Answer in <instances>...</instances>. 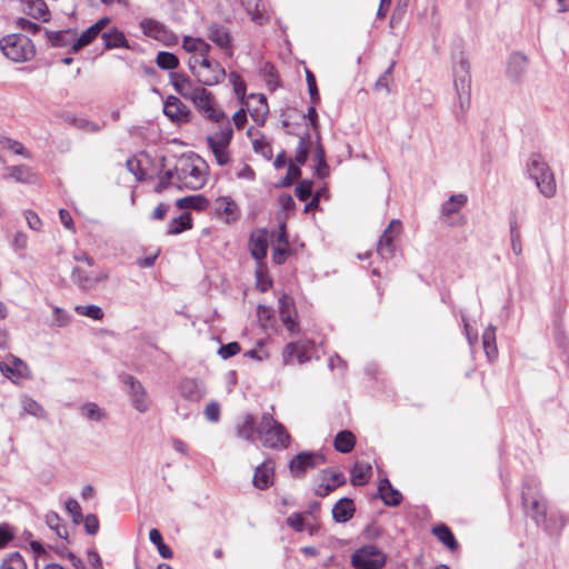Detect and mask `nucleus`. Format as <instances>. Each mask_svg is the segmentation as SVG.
<instances>
[{"label": "nucleus", "instance_id": "nucleus-1", "mask_svg": "<svg viewBox=\"0 0 569 569\" xmlns=\"http://www.w3.org/2000/svg\"><path fill=\"white\" fill-rule=\"evenodd\" d=\"M208 167L202 158L196 154L181 156L178 158L174 169L168 170L154 187L156 192H161L169 183V180L176 177L180 187L190 190L201 189L208 177Z\"/></svg>", "mask_w": 569, "mask_h": 569}, {"label": "nucleus", "instance_id": "nucleus-2", "mask_svg": "<svg viewBox=\"0 0 569 569\" xmlns=\"http://www.w3.org/2000/svg\"><path fill=\"white\" fill-rule=\"evenodd\" d=\"M257 432L261 438L262 445L271 449L286 448L290 440L286 428L268 412L262 415Z\"/></svg>", "mask_w": 569, "mask_h": 569}, {"label": "nucleus", "instance_id": "nucleus-3", "mask_svg": "<svg viewBox=\"0 0 569 569\" xmlns=\"http://www.w3.org/2000/svg\"><path fill=\"white\" fill-rule=\"evenodd\" d=\"M0 49L8 59L14 62L29 61L36 54L32 41L27 36L20 33L3 37L0 40Z\"/></svg>", "mask_w": 569, "mask_h": 569}, {"label": "nucleus", "instance_id": "nucleus-4", "mask_svg": "<svg viewBox=\"0 0 569 569\" xmlns=\"http://www.w3.org/2000/svg\"><path fill=\"white\" fill-rule=\"evenodd\" d=\"M469 69V63L465 59H460L453 64V86L461 112H466L470 107L471 77Z\"/></svg>", "mask_w": 569, "mask_h": 569}, {"label": "nucleus", "instance_id": "nucleus-5", "mask_svg": "<svg viewBox=\"0 0 569 569\" xmlns=\"http://www.w3.org/2000/svg\"><path fill=\"white\" fill-rule=\"evenodd\" d=\"M386 561V553L373 545L363 546L351 556V565L356 569H381Z\"/></svg>", "mask_w": 569, "mask_h": 569}, {"label": "nucleus", "instance_id": "nucleus-6", "mask_svg": "<svg viewBox=\"0 0 569 569\" xmlns=\"http://www.w3.org/2000/svg\"><path fill=\"white\" fill-rule=\"evenodd\" d=\"M326 463V457L318 451H301L289 462L290 473L296 478H302L308 470H312Z\"/></svg>", "mask_w": 569, "mask_h": 569}, {"label": "nucleus", "instance_id": "nucleus-7", "mask_svg": "<svg viewBox=\"0 0 569 569\" xmlns=\"http://www.w3.org/2000/svg\"><path fill=\"white\" fill-rule=\"evenodd\" d=\"M109 278L108 270H86L81 267H74L71 272V280L79 289L83 291H91L98 288L99 284L104 283Z\"/></svg>", "mask_w": 569, "mask_h": 569}, {"label": "nucleus", "instance_id": "nucleus-8", "mask_svg": "<svg viewBox=\"0 0 569 569\" xmlns=\"http://www.w3.org/2000/svg\"><path fill=\"white\" fill-rule=\"evenodd\" d=\"M191 102L208 120L221 122L226 119L224 112L217 108L214 96L206 88L198 91Z\"/></svg>", "mask_w": 569, "mask_h": 569}, {"label": "nucleus", "instance_id": "nucleus-9", "mask_svg": "<svg viewBox=\"0 0 569 569\" xmlns=\"http://www.w3.org/2000/svg\"><path fill=\"white\" fill-rule=\"evenodd\" d=\"M402 230V223L398 219H393L388 228L383 231L381 234L378 246H377V252L378 254L385 259L389 260L395 257L396 253V240L400 236Z\"/></svg>", "mask_w": 569, "mask_h": 569}, {"label": "nucleus", "instance_id": "nucleus-10", "mask_svg": "<svg viewBox=\"0 0 569 569\" xmlns=\"http://www.w3.org/2000/svg\"><path fill=\"white\" fill-rule=\"evenodd\" d=\"M201 63L202 66L196 72L194 77L202 86H214L223 81L226 70L219 62L203 58L201 59Z\"/></svg>", "mask_w": 569, "mask_h": 569}, {"label": "nucleus", "instance_id": "nucleus-11", "mask_svg": "<svg viewBox=\"0 0 569 569\" xmlns=\"http://www.w3.org/2000/svg\"><path fill=\"white\" fill-rule=\"evenodd\" d=\"M315 351V343L311 341H297L288 343L282 352L283 363H292L293 358L299 365H303L311 360Z\"/></svg>", "mask_w": 569, "mask_h": 569}, {"label": "nucleus", "instance_id": "nucleus-12", "mask_svg": "<svg viewBox=\"0 0 569 569\" xmlns=\"http://www.w3.org/2000/svg\"><path fill=\"white\" fill-rule=\"evenodd\" d=\"M345 482L343 473L332 469L322 470L317 478L315 493L319 497H326Z\"/></svg>", "mask_w": 569, "mask_h": 569}, {"label": "nucleus", "instance_id": "nucleus-13", "mask_svg": "<svg viewBox=\"0 0 569 569\" xmlns=\"http://www.w3.org/2000/svg\"><path fill=\"white\" fill-rule=\"evenodd\" d=\"M179 395L187 401L198 403L207 395L206 383L196 378H183L178 385Z\"/></svg>", "mask_w": 569, "mask_h": 569}, {"label": "nucleus", "instance_id": "nucleus-14", "mask_svg": "<svg viewBox=\"0 0 569 569\" xmlns=\"http://www.w3.org/2000/svg\"><path fill=\"white\" fill-rule=\"evenodd\" d=\"M0 371L14 383H18L19 379H28L31 377L28 365L12 355L8 357L7 362H0Z\"/></svg>", "mask_w": 569, "mask_h": 569}, {"label": "nucleus", "instance_id": "nucleus-15", "mask_svg": "<svg viewBox=\"0 0 569 569\" xmlns=\"http://www.w3.org/2000/svg\"><path fill=\"white\" fill-rule=\"evenodd\" d=\"M144 36L153 38L167 47L178 43V37L166 26L154 20H144Z\"/></svg>", "mask_w": 569, "mask_h": 569}, {"label": "nucleus", "instance_id": "nucleus-16", "mask_svg": "<svg viewBox=\"0 0 569 569\" xmlns=\"http://www.w3.org/2000/svg\"><path fill=\"white\" fill-rule=\"evenodd\" d=\"M164 114L173 122L187 123L190 121V109L177 97L170 96L163 106Z\"/></svg>", "mask_w": 569, "mask_h": 569}, {"label": "nucleus", "instance_id": "nucleus-17", "mask_svg": "<svg viewBox=\"0 0 569 569\" xmlns=\"http://www.w3.org/2000/svg\"><path fill=\"white\" fill-rule=\"evenodd\" d=\"M171 83L174 90L187 100H192L193 97L201 91L203 87L197 86L190 77L184 73L173 72L170 76Z\"/></svg>", "mask_w": 569, "mask_h": 569}, {"label": "nucleus", "instance_id": "nucleus-18", "mask_svg": "<svg viewBox=\"0 0 569 569\" xmlns=\"http://www.w3.org/2000/svg\"><path fill=\"white\" fill-rule=\"evenodd\" d=\"M279 315L281 321L289 331L295 332L298 330V325L296 322L297 312L291 297L282 295L279 298Z\"/></svg>", "mask_w": 569, "mask_h": 569}, {"label": "nucleus", "instance_id": "nucleus-19", "mask_svg": "<svg viewBox=\"0 0 569 569\" xmlns=\"http://www.w3.org/2000/svg\"><path fill=\"white\" fill-rule=\"evenodd\" d=\"M208 38L228 54H232L231 34L227 27L220 23H212L208 29Z\"/></svg>", "mask_w": 569, "mask_h": 569}, {"label": "nucleus", "instance_id": "nucleus-20", "mask_svg": "<svg viewBox=\"0 0 569 569\" xmlns=\"http://www.w3.org/2000/svg\"><path fill=\"white\" fill-rule=\"evenodd\" d=\"M249 250L251 256L257 260L261 261L267 256L268 250V234L264 230H258L251 233L249 239Z\"/></svg>", "mask_w": 569, "mask_h": 569}, {"label": "nucleus", "instance_id": "nucleus-21", "mask_svg": "<svg viewBox=\"0 0 569 569\" xmlns=\"http://www.w3.org/2000/svg\"><path fill=\"white\" fill-rule=\"evenodd\" d=\"M214 209L220 217H224L227 222L236 221L239 218V207L230 197L217 198Z\"/></svg>", "mask_w": 569, "mask_h": 569}, {"label": "nucleus", "instance_id": "nucleus-22", "mask_svg": "<svg viewBox=\"0 0 569 569\" xmlns=\"http://www.w3.org/2000/svg\"><path fill=\"white\" fill-rule=\"evenodd\" d=\"M220 123V129L213 134L208 136L206 141L208 146L228 148L232 139L233 130L227 118Z\"/></svg>", "mask_w": 569, "mask_h": 569}, {"label": "nucleus", "instance_id": "nucleus-23", "mask_svg": "<svg viewBox=\"0 0 569 569\" xmlns=\"http://www.w3.org/2000/svg\"><path fill=\"white\" fill-rule=\"evenodd\" d=\"M23 12L36 20L48 22L50 20V11L43 0H24Z\"/></svg>", "mask_w": 569, "mask_h": 569}, {"label": "nucleus", "instance_id": "nucleus-24", "mask_svg": "<svg viewBox=\"0 0 569 569\" xmlns=\"http://www.w3.org/2000/svg\"><path fill=\"white\" fill-rule=\"evenodd\" d=\"M356 512L355 503L349 498H341L332 508V518L336 522H347Z\"/></svg>", "mask_w": 569, "mask_h": 569}, {"label": "nucleus", "instance_id": "nucleus-25", "mask_svg": "<svg viewBox=\"0 0 569 569\" xmlns=\"http://www.w3.org/2000/svg\"><path fill=\"white\" fill-rule=\"evenodd\" d=\"M273 479V465L270 461L263 462L256 468L253 475V486L260 490L267 489Z\"/></svg>", "mask_w": 569, "mask_h": 569}, {"label": "nucleus", "instance_id": "nucleus-26", "mask_svg": "<svg viewBox=\"0 0 569 569\" xmlns=\"http://www.w3.org/2000/svg\"><path fill=\"white\" fill-rule=\"evenodd\" d=\"M378 491L380 498L383 500L387 506H398L401 502L402 496L401 493L395 489L388 479H382L379 482Z\"/></svg>", "mask_w": 569, "mask_h": 569}, {"label": "nucleus", "instance_id": "nucleus-27", "mask_svg": "<svg viewBox=\"0 0 569 569\" xmlns=\"http://www.w3.org/2000/svg\"><path fill=\"white\" fill-rule=\"evenodd\" d=\"M123 385L126 386V392L130 396L131 402L138 411H142L141 405V383L134 377L130 375H123L121 377Z\"/></svg>", "mask_w": 569, "mask_h": 569}, {"label": "nucleus", "instance_id": "nucleus-28", "mask_svg": "<svg viewBox=\"0 0 569 569\" xmlns=\"http://www.w3.org/2000/svg\"><path fill=\"white\" fill-rule=\"evenodd\" d=\"M46 34L54 47H72V43L76 41V33L71 30L46 31Z\"/></svg>", "mask_w": 569, "mask_h": 569}, {"label": "nucleus", "instance_id": "nucleus-29", "mask_svg": "<svg viewBox=\"0 0 569 569\" xmlns=\"http://www.w3.org/2000/svg\"><path fill=\"white\" fill-rule=\"evenodd\" d=\"M527 57L522 53H512L508 61L507 72L510 78L518 79L526 70Z\"/></svg>", "mask_w": 569, "mask_h": 569}, {"label": "nucleus", "instance_id": "nucleus-30", "mask_svg": "<svg viewBox=\"0 0 569 569\" xmlns=\"http://www.w3.org/2000/svg\"><path fill=\"white\" fill-rule=\"evenodd\" d=\"M22 413L33 416L38 419H46L48 413L44 408L29 396H22L20 399Z\"/></svg>", "mask_w": 569, "mask_h": 569}, {"label": "nucleus", "instance_id": "nucleus-31", "mask_svg": "<svg viewBox=\"0 0 569 569\" xmlns=\"http://www.w3.org/2000/svg\"><path fill=\"white\" fill-rule=\"evenodd\" d=\"M432 533L440 542H442L450 550L458 549L459 545L448 526L443 523L435 526L432 528Z\"/></svg>", "mask_w": 569, "mask_h": 569}, {"label": "nucleus", "instance_id": "nucleus-32", "mask_svg": "<svg viewBox=\"0 0 569 569\" xmlns=\"http://www.w3.org/2000/svg\"><path fill=\"white\" fill-rule=\"evenodd\" d=\"M192 228V218L189 212H183L177 218H173L167 227L168 234H179Z\"/></svg>", "mask_w": 569, "mask_h": 569}, {"label": "nucleus", "instance_id": "nucleus-33", "mask_svg": "<svg viewBox=\"0 0 569 569\" xmlns=\"http://www.w3.org/2000/svg\"><path fill=\"white\" fill-rule=\"evenodd\" d=\"M355 445L356 438L349 430L338 432L333 442L335 449L341 453L350 452L355 448Z\"/></svg>", "mask_w": 569, "mask_h": 569}, {"label": "nucleus", "instance_id": "nucleus-34", "mask_svg": "<svg viewBox=\"0 0 569 569\" xmlns=\"http://www.w3.org/2000/svg\"><path fill=\"white\" fill-rule=\"evenodd\" d=\"M482 346L489 360L497 357L498 349L496 345V328L493 326H489L485 329L482 333Z\"/></svg>", "mask_w": 569, "mask_h": 569}, {"label": "nucleus", "instance_id": "nucleus-35", "mask_svg": "<svg viewBox=\"0 0 569 569\" xmlns=\"http://www.w3.org/2000/svg\"><path fill=\"white\" fill-rule=\"evenodd\" d=\"M527 171L529 177L536 181L540 179L545 172H549L551 170L540 156L533 154L527 164Z\"/></svg>", "mask_w": 569, "mask_h": 569}, {"label": "nucleus", "instance_id": "nucleus-36", "mask_svg": "<svg viewBox=\"0 0 569 569\" xmlns=\"http://www.w3.org/2000/svg\"><path fill=\"white\" fill-rule=\"evenodd\" d=\"M177 207L179 209H194L203 210L209 206V201L201 194L189 196L177 200Z\"/></svg>", "mask_w": 569, "mask_h": 569}, {"label": "nucleus", "instance_id": "nucleus-37", "mask_svg": "<svg viewBox=\"0 0 569 569\" xmlns=\"http://www.w3.org/2000/svg\"><path fill=\"white\" fill-rule=\"evenodd\" d=\"M539 191L546 198H552L557 192V184L552 171L545 172V174L535 181Z\"/></svg>", "mask_w": 569, "mask_h": 569}, {"label": "nucleus", "instance_id": "nucleus-38", "mask_svg": "<svg viewBox=\"0 0 569 569\" xmlns=\"http://www.w3.org/2000/svg\"><path fill=\"white\" fill-rule=\"evenodd\" d=\"M256 431V421L252 415H246L242 422L237 426V436L247 441H254Z\"/></svg>", "mask_w": 569, "mask_h": 569}, {"label": "nucleus", "instance_id": "nucleus-39", "mask_svg": "<svg viewBox=\"0 0 569 569\" xmlns=\"http://www.w3.org/2000/svg\"><path fill=\"white\" fill-rule=\"evenodd\" d=\"M149 540L157 547L159 555L163 559H170L173 556L171 548L164 543L161 532L158 529L149 531Z\"/></svg>", "mask_w": 569, "mask_h": 569}, {"label": "nucleus", "instance_id": "nucleus-40", "mask_svg": "<svg viewBox=\"0 0 569 569\" xmlns=\"http://www.w3.org/2000/svg\"><path fill=\"white\" fill-rule=\"evenodd\" d=\"M467 203V196L463 193L452 194L441 207L442 214L449 216L459 211Z\"/></svg>", "mask_w": 569, "mask_h": 569}, {"label": "nucleus", "instance_id": "nucleus-41", "mask_svg": "<svg viewBox=\"0 0 569 569\" xmlns=\"http://www.w3.org/2000/svg\"><path fill=\"white\" fill-rule=\"evenodd\" d=\"M371 477V466L356 463L351 470V482L353 486L365 485Z\"/></svg>", "mask_w": 569, "mask_h": 569}, {"label": "nucleus", "instance_id": "nucleus-42", "mask_svg": "<svg viewBox=\"0 0 569 569\" xmlns=\"http://www.w3.org/2000/svg\"><path fill=\"white\" fill-rule=\"evenodd\" d=\"M310 144L311 138L308 132L299 138V142L295 154V161L297 166L306 163L309 154Z\"/></svg>", "mask_w": 569, "mask_h": 569}, {"label": "nucleus", "instance_id": "nucleus-43", "mask_svg": "<svg viewBox=\"0 0 569 569\" xmlns=\"http://www.w3.org/2000/svg\"><path fill=\"white\" fill-rule=\"evenodd\" d=\"M81 415L91 421H100L107 417V413L94 402H87L80 408Z\"/></svg>", "mask_w": 569, "mask_h": 569}, {"label": "nucleus", "instance_id": "nucleus-44", "mask_svg": "<svg viewBox=\"0 0 569 569\" xmlns=\"http://www.w3.org/2000/svg\"><path fill=\"white\" fill-rule=\"evenodd\" d=\"M156 63L160 69L173 70L179 66V59L171 52L160 51L157 54Z\"/></svg>", "mask_w": 569, "mask_h": 569}, {"label": "nucleus", "instance_id": "nucleus-45", "mask_svg": "<svg viewBox=\"0 0 569 569\" xmlns=\"http://www.w3.org/2000/svg\"><path fill=\"white\" fill-rule=\"evenodd\" d=\"M102 39L104 41V47L107 49L127 46V40H126L124 34L121 31H118L116 29L104 32L102 34Z\"/></svg>", "mask_w": 569, "mask_h": 569}, {"label": "nucleus", "instance_id": "nucleus-46", "mask_svg": "<svg viewBox=\"0 0 569 569\" xmlns=\"http://www.w3.org/2000/svg\"><path fill=\"white\" fill-rule=\"evenodd\" d=\"M96 29L97 27L91 26L79 38H76V41L72 43V52H78L83 47L90 44L99 34L96 32Z\"/></svg>", "mask_w": 569, "mask_h": 569}, {"label": "nucleus", "instance_id": "nucleus-47", "mask_svg": "<svg viewBox=\"0 0 569 569\" xmlns=\"http://www.w3.org/2000/svg\"><path fill=\"white\" fill-rule=\"evenodd\" d=\"M10 177L17 180L18 182L23 183H30L33 181V174L29 167L21 164V166H13L9 169Z\"/></svg>", "mask_w": 569, "mask_h": 569}, {"label": "nucleus", "instance_id": "nucleus-48", "mask_svg": "<svg viewBox=\"0 0 569 569\" xmlns=\"http://www.w3.org/2000/svg\"><path fill=\"white\" fill-rule=\"evenodd\" d=\"M74 311L80 316H84V317L91 318L93 320H101L103 318L102 309L94 305H90V306L78 305L74 307Z\"/></svg>", "mask_w": 569, "mask_h": 569}, {"label": "nucleus", "instance_id": "nucleus-49", "mask_svg": "<svg viewBox=\"0 0 569 569\" xmlns=\"http://www.w3.org/2000/svg\"><path fill=\"white\" fill-rule=\"evenodd\" d=\"M1 569H27V563L19 552H12L2 561Z\"/></svg>", "mask_w": 569, "mask_h": 569}, {"label": "nucleus", "instance_id": "nucleus-50", "mask_svg": "<svg viewBox=\"0 0 569 569\" xmlns=\"http://www.w3.org/2000/svg\"><path fill=\"white\" fill-rule=\"evenodd\" d=\"M53 320L50 323L51 327L63 328L71 322V316L64 309L59 307L52 308Z\"/></svg>", "mask_w": 569, "mask_h": 569}, {"label": "nucleus", "instance_id": "nucleus-51", "mask_svg": "<svg viewBox=\"0 0 569 569\" xmlns=\"http://www.w3.org/2000/svg\"><path fill=\"white\" fill-rule=\"evenodd\" d=\"M530 509H531V517L538 525L540 522L545 521V518H546L545 502H542L538 499H532L530 502Z\"/></svg>", "mask_w": 569, "mask_h": 569}, {"label": "nucleus", "instance_id": "nucleus-52", "mask_svg": "<svg viewBox=\"0 0 569 569\" xmlns=\"http://www.w3.org/2000/svg\"><path fill=\"white\" fill-rule=\"evenodd\" d=\"M510 238H511V249L516 256H520L522 252L520 232L517 229V221L513 220L510 223Z\"/></svg>", "mask_w": 569, "mask_h": 569}, {"label": "nucleus", "instance_id": "nucleus-53", "mask_svg": "<svg viewBox=\"0 0 569 569\" xmlns=\"http://www.w3.org/2000/svg\"><path fill=\"white\" fill-rule=\"evenodd\" d=\"M214 156V159L219 166H226L230 162V152L228 148L208 146Z\"/></svg>", "mask_w": 569, "mask_h": 569}, {"label": "nucleus", "instance_id": "nucleus-54", "mask_svg": "<svg viewBox=\"0 0 569 569\" xmlns=\"http://www.w3.org/2000/svg\"><path fill=\"white\" fill-rule=\"evenodd\" d=\"M253 150L268 160L272 158V147L266 139H256L253 141Z\"/></svg>", "mask_w": 569, "mask_h": 569}, {"label": "nucleus", "instance_id": "nucleus-55", "mask_svg": "<svg viewBox=\"0 0 569 569\" xmlns=\"http://www.w3.org/2000/svg\"><path fill=\"white\" fill-rule=\"evenodd\" d=\"M300 176H301V170H300L299 166L290 163L288 167L287 174L281 180L280 186L281 187H290L296 179L300 178Z\"/></svg>", "mask_w": 569, "mask_h": 569}, {"label": "nucleus", "instance_id": "nucleus-56", "mask_svg": "<svg viewBox=\"0 0 569 569\" xmlns=\"http://www.w3.org/2000/svg\"><path fill=\"white\" fill-rule=\"evenodd\" d=\"M312 181L303 180L296 187V196L299 200L306 201L312 194Z\"/></svg>", "mask_w": 569, "mask_h": 569}, {"label": "nucleus", "instance_id": "nucleus-57", "mask_svg": "<svg viewBox=\"0 0 569 569\" xmlns=\"http://www.w3.org/2000/svg\"><path fill=\"white\" fill-rule=\"evenodd\" d=\"M83 526L88 535H96L99 530V520L97 516L88 513L83 519Z\"/></svg>", "mask_w": 569, "mask_h": 569}, {"label": "nucleus", "instance_id": "nucleus-58", "mask_svg": "<svg viewBox=\"0 0 569 569\" xmlns=\"http://www.w3.org/2000/svg\"><path fill=\"white\" fill-rule=\"evenodd\" d=\"M204 416L211 422H217L220 418V405L217 401H211L204 408Z\"/></svg>", "mask_w": 569, "mask_h": 569}, {"label": "nucleus", "instance_id": "nucleus-59", "mask_svg": "<svg viewBox=\"0 0 569 569\" xmlns=\"http://www.w3.org/2000/svg\"><path fill=\"white\" fill-rule=\"evenodd\" d=\"M240 350H241V348L238 342H230V343H227V345H223L220 347L219 355L223 359H228V358L233 357L237 353H239Z\"/></svg>", "mask_w": 569, "mask_h": 569}, {"label": "nucleus", "instance_id": "nucleus-60", "mask_svg": "<svg viewBox=\"0 0 569 569\" xmlns=\"http://www.w3.org/2000/svg\"><path fill=\"white\" fill-rule=\"evenodd\" d=\"M287 523L295 531L301 532L305 530V519L300 513H292L287 518Z\"/></svg>", "mask_w": 569, "mask_h": 569}, {"label": "nucleus", "instance_id": "nucleus-61", "mask_svg": "<svg viewBox=\"0 0 569 569\" xmlns=\"http://www.w3.org/2000/svg\"><path fill=\"white\" fill-rule=\"evenodd\" d=\"M229 79L231 83L233 84L234 92L238 96H243L246 93V83L241 79V77L237 72H231L229 74Z\"/></svg>", "mask_w": 569, "mask_h": 569}, {"label": "nucleus", "instance_id": "nucleus-62", "mask_svg": "<svg viewBox=\"0 0 569 569\" xmlns=\"http://www.w3.org/2000/svg\"><path fill=\"white\" fill-rule=\"evenodd\" d=\"M128 170L134 176L137 181H142V169L141 162L138 159H128L127 162Z\"/></svg>", "mask_w": 569, "mask_h": 569}, {"label": "nucleus", "instance_id": "nucleus-63", "mask_svg": "<svg viewBox=\"0 0 569 569\" xmlns=\"http://www.w3.org/2000/svg\"><path fill=\"white\" fill-rule=\"evenodd\" d=\"M306 79H307L310 98L312 101H317L319 99V93H318L316 78H315L313 73L311 71L307 70Z\"/></svg>", "mask_w": 569, "mask_h": 569}, {"label": "nucleus", "instance_id": "nucleus-64", "mask_svg": "<svg viewBox=\"0 0 569 569\" xmlns=\"http://www.w3.org/2000/svg\"><path fill=\"white\" fill-rule=\"evenodd\" d=\"M17 26L20 29H22V30H24L27 32H30L32 34H36V33H38L40 31V26L39 24H37V23L26 19V18H19L17 20Z\"/></svg>", "mask_w": 569, "mask_h": 569}]
</instances>
